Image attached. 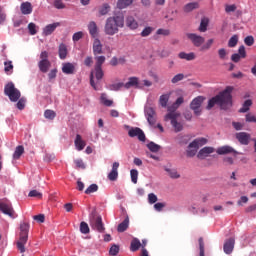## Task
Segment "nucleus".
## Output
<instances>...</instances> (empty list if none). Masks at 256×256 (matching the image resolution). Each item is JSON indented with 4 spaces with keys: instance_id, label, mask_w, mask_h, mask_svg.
<instances>
[{
    "instance_id": "nucleus-1",
    "label": "nucleus",
    "mask_w": 256,
    "mask_h": 256,
    "mask_svg": "<svg viewBox=\"0 0 256 256\" xmlns=\"http://www.w3.org/2000/svg\"><path fill=\"white\" fill-rule=\"evenodd\" d=\"M233 92V87H226L225 90L220 92L218 95L212 97L208 101V105L206 109L208 111H211L212 107H215V105H219L221 109H224V111H227V109H230L233 105V96H231V93Z\"/></svg>"
},
{
    "instance_id": "nucleus-2",
    "label": "nucleus",
    "mask_w": 256,
    "mask_h": 256,
    "mask_svg": "<svg viewBox=\"0 0 256 256\" xmlns=\"http://www.w3.org/2000/svg\"><path fill=\"white\" fill-rule=\"evenodd\" d=\"M123 27H125V16L123 14H116L106 19L104 33L109 37H113V35H117L119 29H123Z\"/></svg>"
},
{
    "instance_id": "nucleus-3",
    "label": "nucleus",
    "mask_w": 256,
    "mask_h": 256,
    "mask_svg": "<svg viewBox=\"0 0 256 256\" xmlns=\"http://www.w3.org/2000/svg\"><path fill=\"white\" fill-rule=\"evenodd\" d=\"M27 241H29V222H22L20 224L19 240L16 242L17 249L20 253H25Z\"/></svg>"
},
{
    "instance_id": "nucleus-4",
    "label": "nucleus",
    "mask_w": 256,
    "mask_h": 256,
    "mask_svg": "<svg viewBox=\"0 0 256 256\" xmlns=\"http://www.w3.org/2000/svg\"><path fill=\"white\" fill-rule=\"evenodd\" d=\"M4 94L12 103H17V100L21 99V91L15 87L13 82H9L5 85Z\"/></svg>"
},
{
    "instance_id": "nucleus-5",
    "label": "nucleus",
    "mask_w": 256,
    "mask_h": 256,
    "mask_svg": "<svg viewBox=\"0 0 256 256\" xmlns=\"http://www.w3.org/2000/svg\"><path fill=\"white\" fill-rule=\"evenodd\" d=\"M207 138H196L193 142L188 145V150L186 151L187 157H195L197 155V151L199 147H203V145H207Z\"/></svg>"
},
{
    "instance_id": "nucleus-6",
    "label": "nucleus",
    "mask_w": 256,
    "mask_h": 256,
    "mask_svg": "<svg viewBox=\"0 0 256 256\" xmlns=\"http://www.w3.org/2000/svg\"><path fill=\"white\" fill-rule=\"evenodd\" d=\"M90 227L93 229V231L105 233V224H103V218L96 213H93L90 217Z\"/></svg>"
},
{
    "instance_id": "nucleus-7",
    "label": "nucleus",
    "mask_w": 256,
    "mask_h": 256,
    "mask_svg": "<svg viewBox=\"0 0 256 256\" xmlns=\"http://www.w3.org/2000/svg\"><path fill=\"white\" fill-rule=\"evenodd\" d=\"M181 114L177 112H169L165 116V121H171V125L174 128L175 133H180V131L183 129V124L177 121V118Z\"/></svg>"
},
{
    "instance_id": "nucleus-8",
    "label": "nucleus",
    "mask_w": 256,
    "mask_h": 256,
    "mask_svg": "<svg viewBox=\"0 0 256 256\" xmlns=\"http://www.w3.org/2000/svg\"><path fill=\"white\" fill-rule=\"evenodd\" d=\"M40 61L38 63V67L42 73H47L51 68V62L49 61V52L42 51L40 54Z\"/></svg>"
},
{
    "instance_id": "nucleus-9",
    "label": "nucleus",
    "mask_w": 256,
    "mask_h": 256,
    "mask_svg": "<svg viewBox=\"0 0 256 256\" xmlns=\"http://www.w3.org/2000/svg\"><path fill=\"white\" fill-rule=\"evenodd\" d=\"M203 101H205V98L203 96H198L192 100L190 103V109L194 111L195 115H201V105L203 104Z\"/></svg>"
},
{
    "instance_id": "nucleus-10",
    "label": "nucleus",
    "mask_w": 256,
    "mask_h": 256,
    "mask_svg": "<svg viewBox=\"0 0 256 256\" xmlns=\"http://www.w3.org/2000/svg\"><path fill=\"white\" fill-rule=\"evenodd\" d=\"M186 37L189 39V41H191L194 47H201L203 43H205V38L195 33H187Z\"/></svg>"
},
{
    "instance_id": "nucleus-11",
    "label": "nucleus",
    "mask_w": 256,
    "mask_h": 256,
    "mask_svg": "<svg viewBox=\"0 0 256 256\" xmlns=\"http://www.w3.org/2000/svg\"><path fill=\"white\" fill-rule=\"evenodd\" d=\"M0 211L4 213V215H8V217L15 218V210H13V206L9 202H0Z\"/></svg>"
},
{
    "instance_id": "nucleus-12",
    "label": "nucleus",
    "mask_w": 256,
    "mask_h": 256,
    "mask_svg": "<svg viewBox=\"0 0 256 256\" xmlns=\"http://www.w3.org/2000/svg\"><path fill=\"white\" fill-rule=\"evenodd\" d=\"M144 113L149 125H155L157 122L155 109L153 107H145Z\"/></svg>"
},
{
    "instance_id": "nucleus-13",
    "label": "nucleus",
    "mask_w": 256,
    "mask_h": 256,
    "mask_svg": "<svg viewBox=\"0 0 256 256\" xmlns=\"http://www.w3.org/2000/svg\"><path fill=\"white\" fill-rule=\"evenodd\" d=\"M128 135L129 137H138V139L142 142H145L146 139L145 132H143V130L139 127L130 128Z\"/></svg>"
},
{
    "instance_id": "nucleus-14",
    "label": "nucleus",
    "mask_w": 256,
    "mask_h": 256,
    "mask_svg": "<svg viewBox=\"0 0 256 256\" xmlns=\"http://www.w3.org/2000/svg\"><path fill=\"white\" fill-rule=\"evenodd\" d=\"M235 137L240 145H249L251 141V134L247 132H238L236 133Z\"/></svg>"
},
{
    "instance_id": "nucleus-15",
    "label": "nucleus",
    "mask_w": 256,
    "mask_h": 256,
    "mask_svg": "<svg viewBox=\"0 0 256 256\" xmlns=\"http://www.w3.org/2000/svg\"><path fill=\"white\" fill-rule=\"evenodd\" d=\"M217 155H229V153H234V155H240L237 150H234L231 146H221L216 150Z\"/></svg>"
},
{
    "instance_id": "nucleus-16",
    "label": "nucleus",
    "mask_w": 256,
    "mask_h": 256,
    "mask_svg": "<svg viewBox=\"0 0 256 256\" xmlns=\"http://www.w3.org/2000/svg\"><path fill=\"white\" fill-rule=\"evenodd\" d=\"M57 27H61L60 22L48 24L46 27H44L42 32L44 37H49V35H51L55 31V29H57Z\"/></svg>"
},
{
    "instance_id": "nucleus-17",
    "label": "nucleus",
    "mask_w": 256,
    "mask_h": 256,
    "mask_svg": "<svg viewBox=\"0 0 256 256\" xmlns=\"http://www.w3.org/2000/svg\"><path fill=\"white\" fill-rule=\"evenodd\" d=\"M119 177V162H114L112 165V170L108 174L109 181H117Z\"/></svg>"
},
{
    "instance_id": "nucleus-18",
    "label": "nucleus",
    "mask_w": 256,
    "mask_h": 256,
    "mask_svg": "<svg viewBox=\"0 0 256 256\" xmlns=\"http://www.w3.org/2000/svg\"><path fill=\"white\" fill-rule=\"evenodd\" d=\"M211 153H215V148H213L211 146H206V147L200 149L197 157H198V159H205V157H209V155H211Z\"/></svg>"
},
{
    "instance_id": "nucleus-19",
    "label": "nucleus",
    "mask_w": 256,
    "mask_h": 256,
    "mask_svg": "<svg viewBox=\"0 0 256 256\" xmlns=\"http://www.w3.org/2000/svg\"><path fill=\"white\" fill-rule=\"evenodd\" d=\"M93 55H103V44H101V40L99 38H95L93 42Z\"/></svg>"
},
{
    "instance_id": "nucleus-20",
    "label": "nucleus",
    "mask_w": 256,
    "mask_h": 256,
    "mask_svg": "<svg viewBox=\"0 0 256 256\" xmlns=\"http://www.w3.org/2000/svg\"><path fill=\"white\" fill-rule=\"evenodd\" d=\"M233 249H235V238H229L224 243V253H226V255H231Z\"/></svg>"
},
{
    "instance_id": "nucleus-21",
    "label": "nucleus",
    "mask_w": 256,
    "mask_h": 256,
    "mask_svg": "<svg viewBox=\"0 0 256 256\" xmlns=\"http://www.w3.org/2000/svg\"><path fill=\"white\" fill-rule=\"evenodd\" d=\"M87 27L89 34L93 37V39H96L97 35H99V27L97 26V22L90 21Z\"/></svg>"
},
{
    "instance_id": "nucleus-22",
    "label": "nucleus",
    "mask_w": 256,
    "mask_h": 256,
    "mask_svg": "<svg viewBox=\"0 0 256 256\" xmlns=\"http://www.w3.org/2000/svg\"><path fill=\"white\" fill-rule=\"evenodd\" d=\"M62 73L65 75H73L75 73V64L65 62L62 64Z\"/></svg>"
},
{
    "instance_id": "nucleus-23",
    "label": "nucleus",
    "mask_w": 256,
    "mask_h": 256,
    "mask_svg": "<svg viewBox=\"0 0 256 256\" xmlns=\"http://www.w3.org/2000/svg\"><path fill=\"white\" fill-rule=\"evenodd\" d=\"M126 27H128V29H131L132 31H135V29H139V22H137L135 17L127 16L126 17Z\"/></svg>"
},
{
    "instance_id": "nucleus-24",
    "label": "nucleus",
    "mask_w": 256,
    "mask_h": 256,
    "mask_svg": "<svg viewBox=\"0 0 256 256\" xmlns=\"http://www.w3.org/2000/svg\"><path fill=\"white\" fill-rule=\"evenodd\" d=\"M111 12V5L109 3H103L98 7V13L100 17H105V15H109Z\"/></svg>"
},
{
    "instance_id": "nucleus-25",
    "label": "nucleus",
    "mask_w": 256,
    "mask_h": 256,
    "mask_svg": "<svg viewBox=\"0 0 256 256\" xmlns=\"http://www.w3.org/2000/svg\"><path fill=\"white\" fill-rule=\"evenodd\" d=\"M69 51L67 50V45L65 43H61L58 47V55L60 59L65 60L67 59V55Z\"/></svg>"
},
{
    "instance_id": "nucleus-26",
    "label": "nucleus",
    "mask_w": 256,
    "mask_h": 256,
    "mask_svg": "<svg viewBox=\"0 0 256 256\" xmlns=\"http://www.w3.org/2000/svg\"><path fill=\"white\" fill-rule=\"evenodd\" d=\"M74 144H75L77 151H83V149H85L86 143H85V141H83V138L79 134L76 135Z\"/></svg>"
},
{
    "instance_id": "nucleus-27",
    "label": "nucleus",
    "mask_w": 256,
    "mask_h": 256,
    "mask_svg": "<svg viewBox=\"0 0 256 256\" xmlns=\"http://www.w3.org/2000/svg\"><path fill=\"white\" fill-rule=\"evenodd\" d=\"M20 9L23 15H31L33 13V7L29 2H23Z\"/></svg>"
},
{
    "instance_id": "nucleus-28",
    "label": "nucleus",
    "mask_w": 256,
    "mask_h": 256,
    "mask_svg": "<svg viewBox=\"0 0 256 256\" xmlns=\"http://www.w3.org/2000/svg\"><path fill=\"white\" fill-rule=\"evenodd\" d=\"M135 0H118L116 3L117 9H127V7H131Z\"/></svg>"
},
{
    "instance_id": "nucleus-29",
    "label": "nucleus",
    "mask_w": 256,
    "mask_h": 256,
    "mask_svg": "<svg viewBox=\"0 0 256 256\" xmlns=\"http://www.w3.org/2000/svg\"><path fill=\"white\" fill-rule=\"evenodd\" d=\"M127 229H129V216H126V218L123 220V222H121L118 225L117 231H118V233H125V231H127Z\"/></svg>"
},
{
    "instance_id": "nucleus-30",
    "label": "nucleus",
    "mask_w": 256,
    "mask_h": 256,
    "mask_svg": "<svg viewBox=\"0 0 256 256\" xmlns=\"http://www.w3.org/2000/svg\"><path fill=\"white\" fill-rule=\"evenodd\" d=\"M125 89H131V87H139V78L130 77L128 82L124 84Z\"/></svg>"
},
{
    "instance_id": "nucleus-31",
    "label": "nucleus",
    "mask_w": 256,
    "mask_h": 256,
    "mask_svg": "<svg viewBox=\"0 0 256 256\" xmlns=\"http://www.w3.org/2000/svg\"><path fill=\"white\" fill-rule=\"evenodd\" d=\"M183 102H184L183 97L177 98L175 103H173L172 106L168 107V111H170V113H175V111L179 109V106L183 105Z\"/></svg>"
},
{
    "instance_id": "nucleus-32",
    "label": "nucleus",
    "mask_w": 256,
    "mask_h": 256,
    "mask_svg": "<svg viewBox=\"0 0 256 256\" xmlns=\"http://www.w3.org/2000/svg\"><path fill=\"white\" fill-rule=\"evenodd\" d=\"M179 59H184L185 61H195V54L193 52L186 53V52H180L178 54Z\"/></svg>"
},
{
    "instance_id": "nucleus-33",
    "label": "nucleus",
    "mask_w": 256,
    "mask_h": 256,
    "mask_svg": "<svg viewBox=\"0 0 256 256\" xmlns=\"http://www.w3.org/2000/svg\"><path fill=\"white\" fill-rule=\"evenodd\" d=\"M139 249H141V241H139L137 238H134L130 244V251L135 253V251H139Z\"/></svg>"
},
{
    "instance_id": "nucleus-34",
    "label": "nucleus",
    "mask_w": 256,
    "mask_h": 256,
    "mask_svg": "<svg viewBox=\"0 0 256 256\" xmlns=\"http://www.w3.org/2000/svg\"><path fill=\"white\" fill-rule=\"evenodd\" d=\"M195 9H199V3L190 2L184 6L185 13H191V11H195Z\"/></svg>"
},
{
    "instance_id": "nucleus-35",
    "label": "nucleus",
    "mask_w": 256,
    "mask_h": 256,
    "mask_svg": "<svg viewBox=\"0 0 256 256\" xmlns=\"http://www.w3.org/2000/svg\"><path fill=\"white\" fill-rule=\"evenodd\" d=\"M95 59V66L94 68H99V69H103V63H105L106 58L105 56H94Z\"/></svg>"
},
{
    "instance_id": "nucleus-36",
    "label": "nucleus",
    "mask_w": 256,
    "mask_h": 256,
    "mask_svg": "<svg viewBox=\"0 0 256 256\" xmlns=\"http://www.w3.org/2000/svg\"><path fill=\"white\" fill-rule=\"evenodd\" d=\"M251 105H253V101L251 99L246 100L239 109V113H247L251 109Z\"/></svg>"
},
{
    "instance_id": "nucleus-37",
    "label": "nucleus",
    "mask_w": 256,
    "mask_h": 256,
    "mask_svg": "<svg viewBox=\"0 0 256 256\" xmlns=\"http://www.w3.org/2000/svg\"><path fill=\"white\" fill-rule=\"evenodd\" d=\"M23 153H25V148L23 146H17L13 154V159H20Z\"/></svg>"
},
{
    "instance_id": "nucleus-38",
    "label": "nucleus",
    "mask_w": 256,
    "mask_h": 256,
    "mask_svg": "<svg viewBox=\"0 0 256 256\" xmlns=\"http://www.w3.org/2000/svg\"><path fill=\"white\" fill-rule=\"evenodd\" d=\"M147 147L152 153H159V151L161 150V146L159 144H156L155 142L148 143Z\"/></svg>"
},
{
    "instance_id": "nucleus-39",
    "label": "nucleus",
    "mask_w": 256,
    "mask_h": 256,
    "mask_svg": "<svg viewBox=\"0 0 256 256\" xmlns=\"http://www.w3.org/2000/svg\"><path fill=\"white\" fill-rule=\"evenodd\" d=\"M165 171L168 173L171 179H179V177H181V175H179V173H177V170L175 169L165 168Z\"/></svg>"
},
{
    "instance_id": "nucleus-40",
    "label": "nucleus",
    "mask_w": 256,
    "mask_h": 256,
    "mask_svg": "<svg viewBox=\"0 0 256 256\" xmlns=\"http://www.w3.org/2000/svg\"><path fill=\"white\" fill-rule=\"evenodd\" d=\"M209 25V20L207 18H203L201 20L200 26H199V31L201 33H205V31H207V27Z\"/></svg>"
},
{
    "instance_id": "nucleus-41",
    "label": "nucleus",
    "mask_w": 256,
    "mask_h": 256,
    "mask_svg": "<svg viewBox=\"0 0 256 256\" xmlns=\"http://www.w3.org/2000/svg\"><path fill=\"white\" fill-rule=\"evenodd\" d=\"M153 31H155V28L151 27V26H147L145 27L142 32L140 33L141 37H149V35H151V33H153Z\"/></svg>"
},
{
    "instance_id": "nucleus-42",
    "label": "nucleus",
    "mask_w": 256,
    "mask_h": 256,
    "mask_svg": "<svg viewBox=\"0 0 256 256\" xmlns=\"http://www.w3.org/2000/svg\"><path fill=\"white\" fill-rule=\"evenodd\" d=\"M237 43H239V36L233 35L228 41V47H237Z\"/></svg>"
},
{
    "instance_id": "nucleus-43",
    "label": "nucleus",
    "mask_w": 256,
    "mask_h": 256,
    "mask_svg": "<svg viewBox=\"0 0 256 256\" xmlns=\"http://www.w3.org/2000/svg\"><path fill=\"white\" fill-rule=\"evenodd\" d=\"M99 191V186L97 184H91L86 190V195H91V193H97Z\"/></svg>"
},
{
    "instance_id": "nucleus-44",
    "label": "nucleus",
    "mask_w": 256,
    "mask_h": 256,
    "mask_svg": "<svg viewBox=\"0 0 256 256\" xmlns=\"http://www.w3.org/2000/svg\"><path fill=\"white\" fill-rule=\"evenodd\" d=\"M159 103L161 107H167V103H169V94H163L159 98Z\"/></svg>"
},
{
    "instance_id": "nucleus-45",
    "label": "nucleus",
    "mask_w": 256,
    "mask_h": 256,
    "mask_svg": "<svg viewBox=\"0 0 256 256\" xmlns=\"http://www.w3.org/2000/svg\"><path fill=\"white\" fill-rule=\"evenodd\" d=\"M80 232H81L83 235L89 234L90 229H89V224H87V222H81V223H80Z\"/></svg>"
},
{
    "instance_id": "nucleus-46",
    "label": "nucleus",
    "mask_w": 256,
    "mask_h": 256,
    "mask_svg": "<svg viewBox=\"0 0 256 256\" xmlns=\"http://www.w3.org/2000/svg\"><path fill=\"white\" fill-rule=\"evenodd\" d=\"M17 101H18L16 103L17 109H19V111H23V109H25V103H27V99L22 97V98H19Z\"/></svg>"
},
{
    "instance_id": "nucleus-47",
    "label": "nucleus",
    "mask_w": 256,
    "mask_h": 256,
    "mask_svg": "<svg viewBox=\"0 0 256 256\" xmlns=\"http://www.w3.org/2000/svg\"><path fill=\"white\" fill-rule=\"evenodd\" d=\"M94 73L97 81H101V79H103V76L105 75L103 72V68H94Z\"/></svg>"
},
{
    "instance_id": "nucleus-48",
    "label": "nucleus",
    "mask_w": 256,
    "mask_h": 256,
    "mask_svg": "<svg viewBox=\"0 0 256 256\" xmlns=\"http://www.w3.org/2000/svg\"><path fill=\"white\" fill-rule=\"evenodd\" d=\"M183 79H185V74L179 73V74H176V75L171 79V83H173V85H175L176 83H179V81H183Z\"/></svg>"
},
{
    "instance_id": "nucleus-49",
    "label": "nucleus",
    "mask_w": 256,
    "mask_h": 256,
    "mask_svg": "<svg viewBox=\"0 0 256 256\" xmlns=\"http://www.w3.org/2000/svg\"><path fill=\"white\" fill-rule=\"evenodd\" d=\"M130 176H131L132 183L136 185L137 179H139V171H137L136 169H132L130 171Z\"/></svg>"
},
{
    "instance_id": "nucleus-50",
    "label": "nucleus",
    "mask_w": 256,
    "mask_h": 256,
    "mask_svg": "<svg viewBox=\"0 0 256 256\" xmlns=\"http://www.w3.org/2000/svg\"><path fill=\"white\" fill-rule=\"evenodd\" d=\"M101 102H102L103 105H105L106 107H111V105H113V100L107 99V94H102V95H101Z\"/></svg>"
},
{
    "instance_id": "nucleus-51",
    "label": "nucleus",
    "mask_w": 256,
    "mask_h": 256,
    "mask_svg": "<svg viewBox=\"0 0 256 256\" xmlns=\"http://www.w3.org/2000/svg\"><path fill=\"white\" fill-rule=\"evenodd\" d=\"M44 117L45 119L53 120L55 117H57V113H55L53 110H46L44 112Z\"/></svg>"
},
{
    "instance_id": "nucleus-52",
    "label": "nucleus",
    "mask_w": 256,
    "mask_h": 256,
    "mask_svg": "<svg viewBox=\"0 0 256 256\" xmlns=\"http://www.w3.org/2000/svg\"><path fill=\"white\" fill-rule=\"evenodd\" d=\"M4 71L5 73H13V62L8 61L4 62Z\"/></svg>"
},
{
    "instance_id": "nucleus-53",
    "label": "nucleus",
    "mask_w": 256,
    "mask_h": 256,
    "mask_svg": "<svg viewBox=\"0 0 256 256\" xmlns=\"http://www.w3.org/2000/svg\"><path fill=\"white\" fill-rule=\"evenodd\" d=\"M214 40L209 39L203 46H201L200 51H209L211 49V46L213 45Z\"/></svg>"
},
{
    "instance_id": "nucleus-54",
    "label": "nucleus",
    "mask_w": 256,
    "mask_h": 256,
    "mask_svg": "<svg viewBox=\"0 0 256 256\" xmlns=\"http://www.w3.org/2000/svg\"><path fill=\"white\" fill-rule=\"evenodd\" d=\"M28 31L30 35H37V25L35 23L31 22L28 24Z\"/></svg>"
},
{
    "instance_id": "nucleus-55",
    "label": "nucleus",
    "mask_w": 256,
    "mask_h": 256,
    "mask_svg": "<svg viewBox=\"0 0 256 256\" xmlns=\"http://www.w3.org/2000/svg\"><path fill=\"white\" fill-rule=\"evenodd\" d=\"M218 57L221 61H225L227 59V50L225 48H221L218 50Z\"/></svg>"
},
{
    "instance_id": "nucleus-56",
    "label": "nucleus",
    "mask_w": 256,
    "mask_h": 256,
    "mask_svg": "<svg viewBox=\"0 0 256 256\" xmlns=\"http://www.w3.org/2000/svg\"><path fill=\"white\" fill-rule=\"evenodd\" d=\"M122 87H125V84L120 82L117 84H111L109 86L110 91H119Z\"/></svg>"
},
{
    "instance_id": "nucleus-57",
    "label": "nucleus",
    "mask_w": 256,
    "mask_h": 256,
    "mask_svg": "<svg viewBox=\"0 0 256 256\" xmlns=\"http://www.w3.org/2000/svg\"><path fill=\"white\" fill-rule=\"evenodd\" d=\"M198 243L200 249L199 256H205V242H203V238H199Z\"/></svg>"
},
{
    "instance_id": "nucleus-58",
    "label": "nucleus",
    "mask_w": 256,
    "mask_h": 256,
    "mask_svg": "<svg viewBox=\"0 0 256 256\" xmlns=\"http://www.w3.org/2000/svg\"><path fill=\"white\" fill-rule=\"evenodd\" d=\"M109 254L112 256H117L119 254V245L117 244L112 245L109 250Z\"/></svg>"
},
{
    "instance_id": "nucleus-59",
    "label": "nucleus",
    "mask_w": 256,
    "mask_h": 256,
    "mask_svg": "<svg viewBox=\"0 0 256 256\" xmlns=\"http://www.w3.org/2000/svg\"><path fill=\"white\" fill-rule=\"evenodd\" d=\"M225 11L226 13H235V11H237V5L235 4H226L225 5Z\"/></svg>"
},
{
    "instance_id": "nucleus-60",
    "label": "nucleus",
    "mask_w": 256,
    "mask_h": 256,
    "mask_svg": "<svg viewBox=\"0 0 256 256\" xmlns=\"http://www.w3.org/2000/svg\"><path fill=\"white\" fill-rule=\"evenodd\" d=\"M80 39H83V32L79 31L73 34L72 41H74V43H77Z\"/></svg>"
},
{
    "instance_id": "nucleus-61",
    "label": "nucleus",
    "mask_w": 256,
    "mask_h": 256,
    "mask_svg": "<svg viewBox=\"0 0 256 256\" xmlns=\"http://www.w3.org/2000/svg\"><path fill=\"white\" fill-rule=\"evenodd\" d=\"M244 43L245 45H247L248 47H252L253 43H255V38H253V36H247L244 39Z\"/></svg>"
},
{
    "instance_id": "nucleus-62",
    "label": "nucleus",
    "mask_w": 256,
    "mask_h": 256,
    "mask_svg": "<svg viewBox=\"0 0 256 256\" xmlns=\"http://www.w3.org/2000/svg\"><path fill=\"white\" fill-rule=\"evenodd\" d=\"M148 202L150 203V205L157 203V195H155L154 193L148 194Z\"/></svg>"
},
{
    "instance_id": "nucleus-63",
    "label": "nucleus",
    "mask_w": 256,
    "mask_h": 256,
    "mask_svg": "<svg viewBox=\"0 0 256 256\" xmlns=\"http://www.w3.org/2000/svg\"><path fill=\"white\" fill-rule=\"evenodd\" d=\"M246 122L247 123H256L255 115H253L251 113L246 114Z\"/></svg>"
},
{
    "instance_id": "nucleus-64",
    "label": "nucleus",
    "mask_w": 256,
    "mask_h": 256,
    "mask_svg": "<svg viewBox=\"0 0 256 256\" xmlns=\"http://www.w3.org/2000/svg\"><path fill=\"white\" fill-rule=\"evenodd\" d=\"M54 7L56 9H65V5L63 4V0H55Z\"/></svg>"
}]
</instances>
